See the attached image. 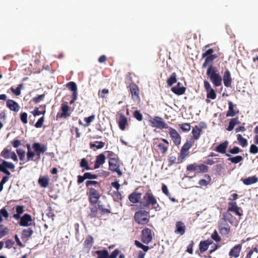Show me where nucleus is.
I'll return each mask as SVG.
<instances>
[{
  "label": "nucleus",
  "mask_w": 258,
  "mask_h": 258,
  "mask_svg": "<svg viewBox=\"0 0 258 258\" xmlns=\"http://www.w3.org/2000/svg\"><path fill=\"white\" fill-rule=\"evenodd\" d=\"M142 194L140 192H133L128 196V200L134 204L138 203L141 199Z\"/></svg>",
  "instance_id": "29"
},
{
  "label": "nucleus",
  "mask_w": 258,
  "mask_h": 258,
  "mask_svg": "<svg viewBox=\"0 0 258 258\" xmlns=\"http://www.w3.org/2000/svg\"><path fill=\"white\" fill-rule=\"evenodd\" d=\"M45 112H46V111H45V108L44 109V110L40 111V110H39L38 107H35L34 110L33 111H31V113L33 114V115L34 116H38V115H39L41 114L44 115L45 113Z\"/></svg>",
  "instance_id": "58"
},
{
  "label": "nucleus",
  "mask_w": 258,
  "mask_h": 258,
  "mask_svg": "<svg viewBox=\"0 0 258 258\" xmlns=\"http://www.w3.org/2000/svg\"><path fill=\"white\" fill-rule=\"evenodd\" d=\"M205 177L206 179H201L199 181V184L200 186H207L208 185L211 181V178L208 174H205Z\"/></svg>",
  "instance_id": "42"
},
{
  "label": "nucleus",
  "mask_w": 258,
  "mask_h": 258,
  "mask_svg": "<svg viewBox=\"0 0 258 258\" xmlns=\"http://www.w3.org/2000/svg\"><path fill=\"white\" fill-rule=\"evenodd\" d=\"M34 151H27L26 153V162L37 161L40 159L41 154L44 153L47 150L46 145L41 144L39 143H34L32 144Z\"/></svg>",
  "instance_id": "1"
},
{
  "label": "nucleus",
  "mask_w": 258,
  "mask_h": 258,
  "mask_svg": "<svg viewBox=\"0 0 258 258\" xmlns=\"http://www.w3.org/2000/svg\"><path fill=\"white\" fill-rule=\"evenodd\" d=\"M93 237L91 235H88L84 241L83 245L85 248L90 249L93 244Z\"/></svg>",
  "instance_id": "34"
},
{
  "label": "nucleus",
  "mask_w": 258,
  "mask_h": 258,
  "mask_svg": "<svg viewBox=\"0 0 258 258\" xmlns=\"http://www.w3.org/2000/svg\"><path fill=\"white\" fill-rule=\"evenodd\" d=\"M1 156L3 157L5 159L11 158L14 161L18 162L17 156L14 151H11V148L8 146L4 148L1 153Z\"/></svg>",
  "instance_id": "15"
},
{
  "label": "nucleus",
  "mask_w": 258,
  "mask_h": 258,
  "mask_svg": "<svg viewBox=\"0 0 258 258\" xmlns=\"http://www.w3.org/2000/svg\"><path fill=\"white\" fill-rule=\"evenodd\" d=\"M95 118V115L94 114H92L88 117H85L84 118V121L86 122V123L84 125V126H88L90 125L91 122H92Z\"/></svg>",
  "instance_id": "52"
},
{
  "label": "nucleus",
  "mask_w": 258,
  "mask_h": 258,
  "mask_svg": "<svg viewBox=\"0 0 258 258\" xmlns=\"http://www.w3.org/2000/svg\"><path fill=\"white\" fill-rule=\"evenodd\" d=\"M249 152L251 154H255L257 153H258V147L256 145H255L254 144H252L250 147Z\"/></svg>",
  "instance_id": "64"
},
{
  "label": "nucleus",
  "mask_w": 258,
  "mask_h": 258,
  "mask_svg": "<svg viewBox=\"0 0 258 258\" xmlns=\"http://www.w3.org/2000/svg\"><path fill=\"white\" fill-rule=\"evenodd\" d=\"M141 204L146 209L154 210L155 211H159L161 209L156 197L151 190L145 194Z\"/></svg>",
  "instance_id": "3"
},
{
  "label": "nucleus",
  "mask_w": 258,
  "mask_h": 258,
  "mask_svg": "<svg viewBox=\"0 0 258 258\" xmlns=\"http://www.w3.org/2000/svg\"><path fill=\"white\" fill-rule=\"evenodd\" d=\"M108 165L109 170L116 172L118 176L122 175V173L119 169L120 165L118 158L115 159L114 160H109Z\"/></svg>",
  "instance_id": "16"
},
{
  "label": "nucleus",
  "mask_w": 258,
  "mask_h": 258,
  "mask_svg": "<svg viewBox=\"0 0 258 258\" xmlns=\"http://www.w3.org/2000/svg\"><path fill=\"white\" fill-rule=\"evenodd\" d=\"M105 153L107 154V158L109 160H114L115 159L118 158L117 155L111 151H106Z\"/></svg>",
  "instance_id": "56"
},
{
  "label": "nucleus",
  "mask_w": 258,
  "mask_h": 258,
  "mask_svg": "<svg viewBox=\"0 0 258 258\" xmlns=\"http://www.w3.org/2000/svg\"><path fill=\"white\" fill-rule=\"evenodd\" d=\"M154 235V232L150 229L146 228L142 231L141 240L144 243L148 244L152 240Z\"/></svg>",
  "instance_id": "13"
},
{
  "label": "nucleus",
  "mask_w": 258,
  "mask_h": 258,
  "mask_svg": "<svg viewBox=\"0 0 258 258\" xmlns=\"http://www.w3.org/2000/svg\"><path fill=\"white\" fill-rule=\"evenodd\" d=\"M113 197L114 201H121L123 197L121 195V194L118 191H114L113 192Z\"/></svg>",
  "instance_id": "54"
},
{
  "label": "nucleus",
  "mask_w": 258,
  "mask_h": 258,
  "mask_svg": "<svg viewBox=\"0 0 258 258\" xmlns=\"http://www.w3.org/2000/svg\"><path fill=\"white\" fill-rule=\"evenodd\" d=\"M28 114L26 112H22L20 114V119L24 124L28 123Z\"/></svg>",
  "instance_id": "60"
},
{
  "label": "nucleus",
  "mask_w": 258,
  "mask_h": 258,
  "mask_svg": "<svg viewBox=\"0 0 258 258\" xmlns=\"http://www.w3.org/2000/svg\"><path fill=\"white\" fill-rule=\"evenodd\" d=\"M133 116L138 121H142L143 119V115L139 110H135L133 112Z\"/></svg>",
  "instance_id": "55"
},
{
  "label": "nucleus",
  "mask_w": 258,
  "mask_h": 258,
  "mask_svg": "<svg viewBox=\"0 0 258 258\" xmlns=\"http://www.w3.org/2000/svg\"><path fill=\"white\" fill-rule=\"evenodd\" d=\"M98 208L96 205H91L90 207V213L88 214V217L91 219L98 218Z\"/></svg>",
  "instance_id": "33"
},
{
  "label": "nucleus",
  "mask_w": 258,
  "mask_h": 258,
  "mask_svg": "<svg viewBox=\"0 0 258 258\" xmlns=\"http://www.w3.org/2000/svg\"><path fill=\"white\" fill-rule=\"evenodd\" d=\"M80 166L81 168H84L85 170H89L91 169L88 162L85 158H82L80 163Z\"/></svg>",
  "instance_id": "47"
},
{
  "label": "nucleus",
  "mask_w": 258,
  "mask_h": 258,
  "mask_svg": "<svg viewBox=\"0 0 258 258\" xmlns=\"http://www.w3.org/2000/svg\"><path fill=\"white\" fill-rule=\"evenodd\" d=\"M202 131L198 125L193 127L192 130V134L193 135V139L198 140L199 139Z\"/></svg>",
  "instance_id": "39"
},
{
  "label": "nucleus",
  "mask_w": 258,
  "mask_h": 258,
  "mask_svg": "<svg viewBox=\"0 0 258 258\" xmlns=\"http://www.w3.org/2000/svg\"><path fill=\"white\" fill-rule=\"evenodd\" d=\"M120 250L118 249H115L109 254V252L106 249L99 250L95 251L97 254V258H116L119 255L118 258H125V256L123 253L120 254Z\"/></svg>",
  "instance_id": "6"
},
{
  "label": "nucleus",
  "mask_w": 258,
  "mask_h": 258,
  "mask_svg": "<svg viewBox=\"0 0 258 258\" xmlns=\"http://www.w3.org/2000/svg\"><path fill=\"white\" fill-rule=\"evenodd\" d=\"M228 160L230 161L232 163L237 164L243 160V157L241 156H237L234 157H230Z\"/></svg>",
  "instance_id": "49"
},
{
  "label": "nucleus",
  "mask_w": 258,
  "mask_h": 258,
  "mask_svg": "<svg viewBox=\"0 0 258 258\" xmlns=\"http://www.w3.org/2000/svg\"><path fill=\"white\" fill-rule=\"evenodd\" d=\"M217 57V56L216 55H211L208 56H206L205 57V61L202 65V68H206L208 66H209L210 67L211 65H213L212 63L213 62L214 60L216 59Z\"/></svg>",
  "instance_id": "32"
},
{
  "label": "nucleus",
  "mask_w": 258,
  "mask_h": 258,
  "mask_svg": "<svg viewBox=\"0 0 258 258\" xmlns=\"http://www.w3.org/2000/svg\"><path fill=\"white\" fill-rule=\"evenodd\" d=\"M33 233V231L31 228L24 229L22 232L21 238L22 239L27 240L29 238H30L31 236Z\"/></svg>",
  "instance_id": "37"
},
{
  "label": "nucleus",
  "mask_w": 258,
  "mask_h": 258,
  "mask_svg": "<svg viewBox=\"0 0 258 258\" xmlns=\"http://www.w3.org/2000/svg\"><path fill=\"white\" fill-rule=\"evenodd\" d=\"M109 93V90L107 89H103L101 91H99L98 93V97L101 98H105V94Z\"/></svg>",
  "instance_id": "61"
},
{
  "label": "nucleus",
  "mask_w": 258,
  "mask_h": 258,
  "mask_svg": "<svg viewBox=\"0 0 258 258\" xmlns=\"http://www.w3.org/2000/svg\"><path fill=\"white\" fill-rule=\"evenodd\" d=\"M6 105L12 111L18 112L20 109L18 103L13 100L8 99L7 101Z\"/></svg>",
  "instance_id": "27"
},
{
  "label": "nucleus",
  "mask_w": 258,
  "mask_h": 258,
  "mask_svg": "<svg viewBox=\"0 0 258 258\" xmlns=\"http://www.w3.org/2000/svg\"><path fill=\"white\" fill-rule=\"evenodd\" d=\"M118 124L119 128L124 131L125 128V126L127 124V118L122 114L119 115Z\"/></svg>",
  "instance_id": "30"
},
{
  "label": "nucleus",
  "mask_w": 258,
  "mask_h": 258,
  "mask_svg": "<svg viewBox=\"0 0 258 258\" xmlns=\"http://www.w3.org/2000/svg\"><path fill=\"white\" fill-rule=\"evenodd\" d=\"M106 160L105 156L104 154L101 153L96 156V160L94 164V169L99 168L101 165H103Z\"/></svg>",
  "instance_id": "25"
},
{
  "label": "nucleus",
  "mask_w": 258,
  "mask_h": 258,
  "mask_svg": "<svg viewBox=\"0 0 258 258\" xmlns=\"http://www.w3.org/2000/svg\"><path fill=\"white\" fill-rule=\"evenodd\" d=\"M44 121V116H42L40 117L38 121L36 122L35 124V126L36 128H40L42 126L43 122Z\"/></svg>",
  "instance_id": "62"
},
{
  "label": "nucleus",
  "mask_w": 258,
  "mask_h": 258,
  "mask_svg": "<svg viewBox=\"0 0 258 258\" xmlns=\"http://www.w3.org/2000/svg\"><path fill=\"white\" fill-rule=\"evenodd\" d=\"M23 87V85L22 84L19 85L18 87L15 89L13 87L11 88V90L12 92L16 96H19L21 94V90Z\"/></svg>",
  "instance_id": "50"
},
{
  "label": "nucleus",
  "mask_w": 258,
  "mask_h": 258,
  "mask_svg": "<svg viewBox=\"0 0 258 258\" xmlns=\"http://www.w3.org/2000/svg\"><path fill=\"white\" fill-rule=\"evenodd\" d=\"M89 145L91 149L95 147L97 149H100L104 147L105 143L101 141H96L95 143L91 142Z\"/></svg>",
  "instance_id": "44"
},
{
  "label": "nucleus",
  "mask_w": 258,
  "mask_h": 258,
  "mask_svg": "<svg viewBox=\"0 0 258 258\" xmlns=\"http://www.w3.org/2000/svg\"><path fill=\"white\" fill-rule=\"evenodd\" d=\"M237 137L239 144L242 147H244L247 146V140L244 138L240 134L237 135Z\"/></svg>",
  "instance_id": "45"
},
{
  "label": "nucleus",
  "mask_w": 258,
  "mask_h": 258,
  "mask_svg": "<svg viewBox=\"0 0 258 258\" xmlns=\"http://www.w3.org/2000/svg\"><path fill=\"white\" fill-rule=\"evenodd\" d=\"M240 209V208L237 206L236 202H229L227 212H233L235 213L236 215L241 216L242 214L239 212Z\"/></svg>",
  "instance_id": "21"
},
{
  "label": "nucleus",
  "mask_w": 258,
  "mask_h": 258,
  "mask_svg": "<svg viewBox=\"0 0 258 258\" xmlns=\"http://www.w3.org/2000/svg\"><path fill=\"white\" fill-rule=\"evenodd\" d=\"M169 146V142L166 139L156 138L153 140V147L157 148L163 155L167 153Z\"/></svg>",
  "instance_id": "5"
},
{
  "label": "nucleus",
  "mask_w": 258,
  "mask_h": 258,
  "mask_svg": "<svg viewBox=\"0 0 258 258\" xmlns=\"http://www.w3.org/2000/svg\"><path fill=\"white\" fill-rule=\"evenodd\" d=\"M135 244L137 247L142 249L145 252H147L149 249L148 246L143 244L138 240H135Z\"/></svg>",
  "instance_id": "53"
},
{
  "label": "nucleus",
  "mask_w": 258,
  "mask_h": 258,
  "mask_svg": "<svg viewBox=\"0 0 258 258\" xmlns=\"http://www.w3.org/2000/svg\"><path fill=\"white\" fill-rule=\"evenodd\" d=\"M212 243L211 241L204 240L200 242L199 244V249L201 252L203 253L206 251L209 247V246Z\"/></svg>",
  "instance_id": "36"
},
{
  "label": "nucleus",
  "mask_w": 258,
  "mask_h": 258,
  "mask_svg": "<svg viewBox=\"0 0 258 258\" xmlns=\"http://www.w3.org/2000/svg\"><path fill=\"white\" fill-rule=\"evenodd\" d=\"M207 75L215 87H219L222 85V78L216 67L213 65L209 67L207 71Z\"/></svg>",
  "instance_id": "4"
},
{
  "label": "nucleus",
  "mask_w": 258,
  "mask_h": 258,
  "mask_svg": "<svg viewBox=\"0 0 258 258\" xmlns=\"http://www.w3.org/2000/svg\"><path fill=\"white\" fill-rule=\"evenodd\" d=\"M180 85L181 83L178 82L175 86L171 88V91L177 95H181L184 94L186 88L183 86L181 87Z\"/></svg>",
  "instance_id": "26"
},
{
  "label": "nucleus",
  "mask_w": 258,
  "mask_h": 258,
  "mask_svg": "<svg viewBox=\"0 0 258 258\" xmlns=\"http://www.w3.org/2000/svg\"><path fill=\"white\" fill-rule=\"evenodd\" d=\"M70 107L68 105L67 102H64L61 104V110L62 112L59 114L57 113L56 117L67 118L70 116V113L69 112Z\"/></svg>",
  "instance_id": "20"
},
{
  "label": "nucleus",
  "mask_w": 258,
  "mask_h": 258,
  "mask_svg": "<svg viewBox=\"0 0 258 258\" xmlns=\"http://www.w3.org/2000/svg\"><path fill=\"white\" fill-rule=\"evenodd\" d=\"M168 133L170 138L172 140L174 145L178 146L181 143V136L178 132L173 128L169 127L168 128Z\"/></svg>",
  "instance_id": "17"
},
{
  "label": "nucleus",
  "mask_w": 258,
  "mask_h": 258,
  "mask_svg": "<svg viewBox=\"0 0 258 258\" xmlns=\"http://www.w3.org/2000/svg\"><path fill=\"white\" fill-rule=\"evenodd\" d=\"M16 213L13 215V217L16 220H19L21 215L24 212V206H17L15 208Z\"/></svg>",
  "instance_id": "35"
},
{
  "label": "nucleus",
  "mask_w": 258,
  "mask_h": 258,
  "mask_svg": "<svg viewBox=\"0 0 258 258\" xmlns=\"http://www.w3.org/2000/svg\"><path fill=\"white\" fill-rule=\"evenodd\" d=\"M19 220V225L23 227H27L31 225V222L32 221L31 216L28 214H25L22 217H21Z\"/></svg>",
  "instance_id": "18"
},
{
  "label": "nucleus",
  "mask_w": 258,
  "mask_h": 258,
  "mask_svg": "<svg viewBox=\"0 0 258 258\" xmlns=\"http://www.w3.org/2000/svg\"><path fill=\"white\" fill-rule=\"evenodd\" d=\"M134 218L138 224L146 225L150 220L149 212L144 210H140L135 213Z\"/></svg>",
  "instance_id": "7"
},
{
  "label": "nucleus",
  "mask_w": 258,
  "mask_h": 258,
  "mask_svg": "<svg viewBox=\"0 0 258 258\" xmlns=\"http://www.w3.org/2000/svg\"><path fill=\"white\" fill-rule=\"evenodd\" d=\"M223 83L224 86L226 87H231L232 80L231 77V74L229 70H226L223 75Z\"/></svg>",
  "instance_id": "23"
},
{
  "label": "nucleus",
  "mask_w": 258,
  "mask_h": 258,
  "mask_svg": "<svg viewBox=\"0 0 258 258\" xmlns=\"http://www.w3.org/2000/svg\"><path fill=\"white\" fill-rule=\"evenodd\" d=\"M150 125L160 130L167 129L169 126L167 125L163 118L160 116H154L150 120Z\"/></svg>",
  "instance_id": "9"
},
{
  "label": "nucleus",
  "mask_w": 258,
  "mask_h": 258,
  "mask_svg": "<svg viewBox=\"0 0 258 258\" xmlns=\"http://www.w3.org/2000/svg\"><path fill=\"white\" fill-rule=\"evenodd\" d=\"M49 178L48 175L40 176L38 180L39 185L43 188H46L48 186Z\"/></svg>",
  "instance_id": "31"
},
{
  "label": "nucleus",
  "mask_w": 258,
  "mask_h": 258,
  "mask_svg": "<svg viewBox=\"0 0 258 258\" xmlns=\"http://www.w3.org/2000/svg\"><path fill=\"white\" fill-rule=\"evenodd\" d=\"M258 178L256 176H250L242 180L243 183L245 185H250L257 182Z\"/></svg>",
  "instance_id": "38"
},
{
  "label": "nucleus",
  "mask_w": 258,
  "mask_h": 258,
  "mask_svg": "<svg viewBox=\"0 0 258 258\" xmlns=\"http://www.w3.org/2000/svg\"><path fill=\"white\" fill-rule=\"evenodd\" d=\"M228 142L227 141H225V142L218 145L215 149V151L220 153L225 154L226 156L230 157V155L226 153V149L228 146Z\"/></svg>",
  "instance_id": "22"
},
{
  "label": "nucleus",
  "mask_w": 258,
  "mask_h": 258,
  "mask_svg": "<svg viewBox=\"0 0 258 258\" xmlns=\"http://www.w3.org/2000/svg\"><path fill=\"white\" fill-rule=\"evenodd\" d=\"M94 186L95 187H99L100 186V183L95 180H87L86 182V186L89 189V188H92L91 186Z\"/></svg>",
  "instance_id": "46"
},
{
  "label": "nucleus",
  "mask_w": 258,
  "mask_h": 258,
  "mask_svg": "<svg viewBox=\"0 0 258 258\" xmlns=\"http://www.w3.org/2000/svg\"><path fill=\"white\" fill-rule=\"evenodd\" d=\"M15 165L11 162L4 160L0 158V171L4 173L7 175H11L10 172L8 170L14 169Z\"/></svg>",
  "instance_id": "14"
},
{
  "label": "nucleus",
  "mask_w": 258,
  "mask_h": 258,
  "mask_svg": "<svg viewBox=\"0 0 258 258\" xmlns=\"http://www.w3.org/2000/svg\"><path fill=\"white\" fill-rule=\"evenodd\" d=\"M195 144V141L193 139L190 138L189 140H187L186 143L181 147L180 152V157L181 160L184 159L186 156L188 155L189 149L194 145Z\"/></svg>",
  "instance_id": "10"
},
{
  "label": "nucleus",
  "mask_w": 258,
  "mask_h": 258,
  "mask_svg": "<svg viewBox=\"0 0 258 258\" xmlns=\"http://www.w3.org/2000/svg\"><path fill=\"white\" fill-rule=\"evenodd\" d=\"M177 75L175 72L173 73L167 80V85L169 86H172L177 82Z\"/></svg>",
  "instance_id": "43"
},
{
  "label": "nucleus",
  "mask_w": 258,
  "mask_h": 258,
  "mask_svg": "<svg viewBox=\"0 0 258 258\" xmlns=\"http://www.w3.org/2000/svg\"><path fill=\"white\" fill-rule=\"evenodd\" d=\"M175 233L179 234L181 235H183L185 232L186 227L184 223L180 221L176 222L175 224Z\"/></svg>",
  "instance_id": "24"
},
{
  "label": "nucleus",
  "mask_w": 258,
  "mask_h": 258,
  "mask_svg": "<svg viewBox=\"0 0 258 258\" xmlns=\"http://www.w3.org/2000/svg\"><path fill=\"white\" fill-rule=\"evenodd\" d=\"M240 123V122L239 121L238 117L232 118L229 122L228 127H227V130L228 131H232L234 126Z\"/></svg>",
  "instance_id": "40"
},
{
  "label": "nucleus",
  "mask_w": 258,
  "mask_h": 258,
  "mask_svg": "<svg viewBox=\"0 0 258 258\" xmlns=\"http://www.w3.org/2000/svg\"><path fill=\"white\" fill-rule=\"evenodd\" d=\"M127 88L132 95V99L134 101L139 102L140 101V97L139 96L140 90L138 86L134 83H131L128 86Z\"/></svg>",
  "instance_id": "12"
},
{
  "label": "nucleus",
  "mask_w": 258,
  "mask_h": 258,
  "mask_svg": "<svg viewBox=\"0 0 258 258\" xmlns=\"http://www.w3.org/2000/svg\"><path fill=\"white\" fill-rule=\"evenodd\" d=\"M88 195L91 205H96L101 197L99 192L94 188H89Z\"/></svg>",
  "instance_id": "11"
},
{
  "label": "nucleus",
  "mask_w": 258,
  "mask_h": 258,
  "mask_svg": "<svg viewBox=\"0 0 258 258\" xmlns=\"http://www.w3.org/2000/svg\"><path fill=\"white\" fill-rule=\"evenodd\" d=\"M206 92H207V97L208 98H210V99H211L213 100L216 99L217 95L215 93V91H214V90L213 88L207 91Z\"/></svg>",
  "instance_id": "48"
},
{
  "label": "nucleus",
  "mask_w": 258,
  "mask_h": 258,
  "mask_svg": "<svg viewBox=\"0 0 258 258\" xmlns=\"http://www.w3.org/2000/svg\"><path fill=\"white\" fill-rule=\"evenodd\" d=\"M67 87L73 92V95H78V89L74 82H70L67 84Z\"/></svg>",
  "instance_id": "41"
},
{
  "label": "nucleus",
  "mask_w": 258,
  "mask_h": 258,
  "mask_svg": "<svg viewBox=\"0 0 258 258\" xmlns=\"http://www.w3.org/2000/svg\"><path fill=\"white\" fill-rule=\"evenodd\" d=\"M233 216L229 212H224L218 222V229L222 235H227L230 232L229 224L233 223Z\"/></svg>",
  "instance_id": "2"
},
{
  "label": "nucleus",
  "mask_w": 258,
  "mask_h": 258,
  "mask_svg": "<svg viewBox=\"0 0 258 258\" xmlns=\"http://www.w3.org/2000/svg\"><path fill=\"white\" fill-rule=\"evenodd\" d=\"M98 210H99L102 214H110L111 213V211L109 209L105 208L103 205L102 204H98Z\"/></svg>",
  "instance_id": "57"
},
{
  "label": "nucleus",
  "mask_w": 258,
  "mask_h": 258,
  "mask_svg": "<svg viewBox=\"0 0 258 258\" xmlns=\"http://www.w3.org/2000/svg\"><path fill=\"white\" fill-rule=\"evenodd\" d=\"M16 152L18 156L19 157V159L21 161H23L25 159V152L24 150L19 149L16 150Z\"/></svg>",
  "instance_id": "59"
},
{
  "label": "nucleus",
  "mask_w": 258,
  "mask_h": 258,
  "mask_svg": "<svg viewBox=\"0 0 258 258\" xmlns=\"http://www.w3.org/2000/svg\"><path fill=\"white\" fill-rule=\"evenodd\" d=\"M242 248V244H238L235 245L230 251L229 255L234 257L239 256Z\"/></svg>",
  "instance_id": "28"
},
{
  "label": "nucleus",
  "mask_w": 258,
  "mask_h": 258,
  "mask_svg": "<svg viewBox=\"0 0 258 258\" xmlns=\"http://www.w3.org/2000/svg\"><path fill=\"white\" fill-rule=\"evenodd\" d=\"M0 214L2 217H3L5 219H7L9 216V213L5 208H3L0 210Z\"/></svg>",
  "instance_id": "63"
},
{
  "label": "nucleus",
  "mask_w": 258,
  "mask_h": 258,
  "mask_svg": "<svg viewBox=\"0 0 258 258\" xmlns=\"http://www.w3.org/2000/svg\"><path fill=\"white\" fill-rule=\"evenodd\" d=\"M239 110L236 108V105L232 102H228V110L226 112V117H233L238 113Z\"/></svg>",
  "instance_id": "19"
},
{
  "label": "nucleus",
  "mask_w": 258,
  "mask_h": 258,
  "mask_svg": "<svg viewBox=\"0 0 258 258\" xmlns=\"http://www.w3.org/2000/svg\"><path fill=\"white\" fill-rule=\"evenodd\" d=\"M187 171L195 172V174L205 173L208 171L209 167L205 164H190L186 166Z\"/></svg>",
  "instance_id": "8"
},
{
  "label": "nucleus",
  "mask_w": 258,
  "mask_h": 258,
  "mask_svg": "<svg viewBox=\"0 0 258 258\" xmlns=\"http://www.w3.org/2000/svg\"><path fill=\"white\" fill-rule=\"evenodd\" d=\"M179 127L183 132H188L190 131L191 126L189 123H183L179 124Z\"/></svg>",
  "instance_id": "51"
}]
</instances>
